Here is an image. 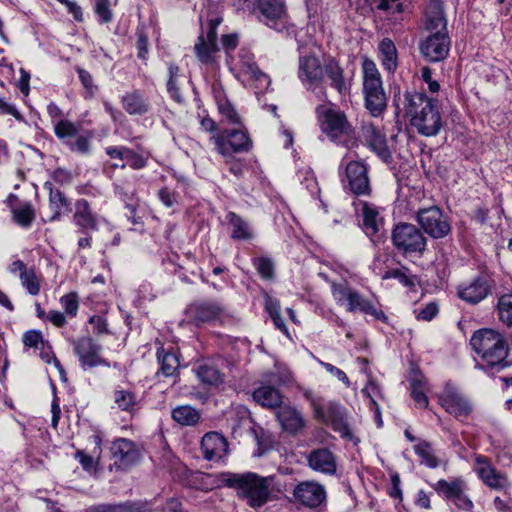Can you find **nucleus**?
<instances>
[{
  "label": "nucleus",
  "instance_id": "obj_13",
  "mask_svg": "<svg viewBox=\"0 0 512 512\" xmlns=\"http://www.w3.org/2000/svg\"><path fill=\"white\" fill-rule=\"evenodd\" d=\"M417 221L422 229L435 239L445 237L451 230L446 217L436 206L420 209L417 212Z\"/></svg>",
  "mask_w": 512,
  "mask_h": 512
},
{
  "label": "nucleus",
  "instance_id": "obj_12",
  "mask_svg": "<svg viewBox=\"0 0 512 512\" xmlns=\"http://www.w3.org/2000/svg\"><path fill=\"white\" fill-rule=\"evenodd\" d=\"M222 22L219 17L212 18L207 23L206 34L203 32L198 36L194 45V52L197 59L203 64H213L215 54L219 51L217 44V28Z\"/></svg>",
  "mask_w": 512,
  "mask_h": 512
},
{
  "label": "nucleus",
  "instance_id": "obj_59",
  "mask_svg": "<svg viewBox=\"0 0 512 512\" xmlns=\"http://www.w3.org/2000/svg\"><path fill=\"white\" fill-rule=\"evenodd\" d=\"M125 163L136 170L141 169L146 165L145 159L130 148Z\"/></svg>",
  "mask_w": 512,
  "mask_h": 512
},
{
  "label": "nucleus",
  "instance_id": "obj_22",
  "mask_svg": "<svg viewBox=\"0 0 512 512\" xmlns=\"http://www.w3.org/2000/svg\"><path fill=\"white\" fill-rule=\"evenodd\" d=\"M111 453L115 465L122 469L130 467L140 459V453L134 443L125 438L117 439L112 443Z\"/></svg>",
  "mask_w": 512,
  "mask_h": 512
},
{
  "label": "nucleus",
  "instance_id": "obj_30",
  "mask_svg": "<svg viewBox=\"0 0 512 512\" xmlns=\"http://www.w3.org/2000/svg\"><path fill=\"white\" fill-rule=\"evenodd\" d=\"M330 82V86L339 94L344 95L348 92L349 86L344 76V69L335 58H328L323 66V77Z\"/></svg>",
  "mask_w": 512,
  "mask_h": 512
},
{
  "label": "nucleus",
  "instance_id": "obj_51",
  "mask_svg": "<svg viewBox=\"0 0 512 512\" xmlns=\"http://www.w3.org/2000/svg\"><path fill=\"white\" fill-rule=\"evenodd\" d=\"M94 10L100 23L105 24L112 21L113 12L109 0H96Z\"/></svg>",
  "mask_w": 512,
  "mask_h": 512
},
{
  "label": "nucleus",
  "instance_id": "obj_52",
  "mask_svg": "<svg viewBox=\"0 0 512 512\" xmlns=\"http://www.w3.org/2000/svg\"><path fill=\"white\" fill-rule=\"evenodd\" d=\"M90 139L91 137H87L84 135H80L76 138L75 141L67 140L66 144L70 148L71 151L81 153V154H88L90 152Z\"/></svg>",
  "mask_w": 512,
  "mask_h": 512
},
{
  "label": "nucleus",
  "instance_id": "obj_29",
  "mask_svg": "<svg viewBox=\"0 0 512 512\" xmlns=\"http://www.w3.org/2000/svg\"><path fill=\"white\" fill-rule=\"evenodd\" d=\"M276 416L282 429L290 434L299 433L305 426L302 414L289 405L281 406Z\"/></svg>",
  "mask_w": 512,
  "mask_h": 512
},
{
  "label": "nucleus",
  "instance_id": "obj_60",
  "mask_svg": "<svg viewBox=\"0 0 512 512\" xmlns=\"http://www.w3.org/2000/svg\"><path fill=\"white\" fill-rule=\"evenodd\" d=\"M89 323L93 325L94 332L98 335L109 332L106 319L100 315H93L90 317Z\"/></svg>",
  "mask_w": 512,
  "mask_h": 512
},
{
  "label": "nucleus",
  "instance_id": "obj_4",
  "mask_svg": "<svg viewBox=\"0 0 512 512\" xmlns=\"http://www.w3.org/2000/svg\"><path fill=\"white\" fill-rule=\"evenodd\" d=\"M475 352L490 366L502 364L508 356L505 337L493 329H481L470 340Z\"/></svg>",
  "mask_w": 512,
  "mask_h": 512
},
{
  "label": "nucleus",
  "instance_id": "obj_1",
  "mask_svg": "<svg viewBox=\"0 0 512 512\" xmlns=\"http://www.w3.org/2000/svg\"><path fill=\"white\" fill-rule=\"evenodd\" d=\"M405 111L410 117L411 126L422 136H436L443 128L437 102L424 93H405Z\"/></svg>",
  "mask_w": 512,
  "mask_h": 512
},
{
  "label": "nucleus",
  "instance_id": "obj_48",
  "mask_svg": "<svg viewBox=\"0 0 512 512\" xmlns=\"http://www.w3.org/2000/svg\"><path fill=\"white\" fill-rule=\"evenodd\" d=\"M60 303L69 317H75L79 309V298L76 292H70L60 298Z\"/></svg>",
  "mask_w": 512,
  "mask_h": 512
},
{
  "label": "nucleus",
  "instance_id": "obj_6",
  "mask_svg": "<svg viewBox=\"0 0 512 512\" xmlns=\"http://www.w3.org/2000/svg\"><path fill=\"white\" fill-rule=\"evenodd\" d=\"M331 292L336 303L339 306H345L347 312L355 313L359 311L373 316L376 320H387L382 310L375 308L370 300L351 288L347 283L333 282L331 284Z\"/></svg>",
  "mask_w": 512,
  "mask_h": 512
},
{
  "label": "nucleus",
  "instance_id": "obj_41",
  "mask_svg": "<svg viewBox=\"0 0 512 512\" xmlns=\"http://www.w3.org/2000/svg\"><path fill=\"white\" fill-rule=\"evenodd\" d=\"M383 280L396 279L400 284L405 287H412L415 284L416 277L410 270L404 266L399 268H389L381 276Z\"/></svg>",
  "mask_w": 512,
  "mask_h": 512
},
{
  "label": "nucleus",
  "instance_id": "obj_61",
  "mask_svg": "<svg viewBox=\"0 0 512 512\" xmlns=\"http://www.w3.org/2000/svg\"><path fill=\"white\" fill-rule=\"evenodd\" d=\"M438 306L435 303L427 304L417 315L418 319L431 321L438 314Z\"/></svg>",
  "mask_w": 512,
  "mask_h": 512
},
{
  "label": "nucleus",
  "instance_id": "obj_11",
  "mask_svg": "<svg viewBox=\"0 0 512 512\" xmlns=\"http://www.w3.org/2000/svg\"><path fill=\"white\" fill-rule=\"evenodd\" d=\"M185 314L187 319L197 326L213 321H222L228 316L226 309L220 303L212 300L193 302L186 308Z\"/></svg>",
  "mask_w": 512,
  "mask_h": 512
},
{
  "label": "nucleus",
  "instance_id": "obj_62",
  "mask_svg": "<svg viewBox=\"0 0 512 512\" xmlns=\"http://www.w3.org/2000/svg\"><path fill=\"white\" fill-rule=\"evenodd\" d=\"M137 55L139 58L145 60L148 55V38L142 32L138 33V39L136 42Z\"/></svg>",
  "mask_w": 512,
  "mask_h": 512
},
{
  "label": "nucleus",
  "instance_id": "obj_57",
  "mask_svg": "<svg viewBox=\"0 0 512 512\" xmlns=\"http://www.w3.org/2000/svg\"><path fill=\"white\" fill-rule=\"evenodd\" d=\"M320 364L328 373L335 376L339 381L345 384L346 387L350 386V380L343 370L327 362H320Z\"/></svg>",
  "mask_w": 512,
  "mask_h": 512
},
{
  "label": "nucleus",
  "instance_id": "obj_33",
  "mask_svg": "<svg viewBox=\"0 0 512 512\" xmlns=\"http://www.w3.org/2000/svg\"><path fill=\"white\" fill-rule=\"evenodd\" d=\"M252 396L258 404L268 409L280 408L283 402L281 392L271 385H261L254 390Z\"/></svg>",
  "mask_w": 512,
  "mask_h": 512
},
{
  "label": "nucleus",
  "instance_id": "obj_28",
  "mask_svg": "<svg viewBox=\"0 0 512 512\" xmlns=\"http://www.w3.org/2000/svg\"><path fill=\"white\" fill-rule=\"evenodd\" d=\"M363 136L369 147L384 161L389 162L392 158L387 146L386 137L373 124L363 127Z\"/></svg>",
  "mask_w": 512,
  "mask_h": 512
},
{
  "label": "nucleus",
  "instance_id": "obj_34",
  "mask_svg": "<svg viewBox=\"0 0 512 512\" xmlns=\"http://www.w3.org/2000/svg\"><path fill=\"white\" fill-rule=\"evenodd\" d=\"M358 211L362 216V225L368 236H373L379 231L380 218L377 208L368 202H361Z\"/></svg>",
  "mask_w": 512,
  "mask_h": 512
},
{
  "label": "nucleus",
  "instance_id": "obj_56",
  "mask_svg": "<svg viewBox=\"0 0 512 512\" xmlns=\"http://www.w3.org/2000/svg\"><path fill=\"white\" fill-rule=\"evenodd\" d=\"M219 112L230 123H233V124L240 123L239 114L237 113L235 108L229 102L220 103L219 104Z\"/></svg>",
  "mask_w": 512,
  "mask_h": 512
},
{
  "label": "nucleus",
  "instance_id": "obj_37",
  "mask_svg": "<svg viewBox=\"0 0 512 512\" xmlns=\"http://www.w3.org/2000/svg\"><path fill=\"white\" fill-rule=\"evenodd\" d=\"M44 188L49 191V205L53 212L51 220H55L59 218V216L70 210L69 202L64 194L58 190L54 189L52 183L46 182L44 184Z\"/></svg>",
  "mask_w": 512,
  "mask_h": 512
},
{
  "label": "nucleus",
  "instance_id": "obj_43",
  "mask_svg": "<svg viewBox=\"0 0 512 512\" xmlns=\"http://www.w3.org/2000/svg\"><path fill=\"white\" fill-rule=\"evenodd\" d=\"M497 313L502 323L508 327L512 326V293L503 294L498 298Z\"/></svg>",
  "mask_w": 512,
  "mask_h": 512
},
{
  "label": "nucleus",
  "instance_id": "obj_32",
  "mask_svg": "<svg viewBox=\"0 0 512 512\" xmlns=\"http://www.w3.org/2000/svg\"><path fill=\"white\" fill-rule=\"evenodd\" d=\"M124 110L130 115H144L150 110V103L140 90L126 93L121 100Z\"/></svg>",
  "mask_w": 512,
  "mask_h": 512
},
{
  "label": "nucleus",
  "instance_id": "obj_39",
  "mask_svg": "<svg viewBox=\"0 0 512 512\" xmlns=\"http://www.w3.org/2000/svg\"><path fill=\"white\" fill-rule=\"evenodd\" d=\"M172 418L183 426H192L198 423L200 413L190 405H181L172 410Z\"/></svg>",
  "mask_w": 512,
  "mask_h": 512
},
{
  "label": "nucleus",
  "instance_id": "obj_5",
  "mask_svg": "<svg viewBox=\"0 0 512 512\" xmlns=\"http://www.w3.org/2000/svg\"><path fill=\"white\" fill-rule=\"evenodd\" d=\"M362 71L365 106L373 116H378L387 105L380 72L374 61L368 58L363 60Z\"/></svg>",
  "mask_w": 512,
  "mask_h": 512
},
{
  "label": "nucleus",
  "instance_id": "obj_14",
  "mask_svg": "<svg viewBox=\"0 0 512 512\" xmlns=\"http://www.w3.org/2000/svg\"><path fill=\"white\" fill-rule=\"evenodd\" d=\"M450 37L448 32H430L419 44L422 56L429 62L444 60L450 50Z\"/></svg>",
  "mask_w": 512,
  "mask_h": 512
},
{
  "label": "nucleus",
  "instance_id": "obj_19",
  "mask_svg": "<svg viewBox=\"0 0 512 512\" xmlns=\"http://www.w3.org/2000/svg\"><path fill=\"white\" fill-rule=\"evenodd\" d=\"M293 496L300 504L317 508L326 502V489L316 481H303L295 486Z\"/></svg>",
  "mask_w": 512,
  "mask_h": 512
},
{
  "label": "nucleus",
  "instance_id": "obj_38",
  "mask_svg": "<svg viewBox=\"0 0 512 512\" xmlns=\"http://www.w3.org/2000/svg\"><path fill=\"white\" fill-rule=\"evenodd\" d=\"M378 49L383 67L389 72H394L397 68V49L393 41L389 38H384L379 43Z\"/></svg>",
  "mask_w": 512,
  "mask_h": 512
},
{
  "label": "nucleus",
  "instance_id": "obj_8",
  "mask_svg": "<svg viewBox=\"0 0 512 512\" xmlns=\"http://www.w3.org/2000/svg\"><path fill=\"white\" fill-rule=\"evenodd\" d=\"M312 407L315 417L324 424L331 425L332 429L342 437L351 435L345 409L335 403H321L320 400L313 399Z\"/></svg>",
  "mask_w": 512,
  "mask_h": 512
},
{
  "label": "nucleus",
  "instance_id": "obj_49",
  "mask_svg": "<svg viewBox=\"0 0 512 512\" xmlns=\"http://www.w3.org/2000/svg\"><path fill=\"white\" fill-rule=\"evenodd\" d=\"M253 265L262 278L270 280L274 276V264L270 258L259 257L253 260Z\"/></svg>",
  "mask_w": 512,
  "mask_h": 512
},
{
  "label": "nucleus",
  "instance_id": "obj_35",
  "mask_svg": "<svg viewBox=\"0 0 512 512\" xmlns=\"http://www.w3.org/2000/svg\"><path fill=\"white\" fill-rule=\"evenodd\" d=\"M226 220L232 228L231 238L234 240L249 241L253 239L254 233L250 224L235 212H229Z\"/></svg>",
  "mask_w": 512,
  "mask_h": 512
},
{
  "label": "nucleus",
  "instance_id": "obj_44",
  "mask_svg": "<svg viewBox=\"0 0 512 512\" xmlns=\"http://www.w3.org/2000/svg\"><path fill=\"white\" fill-rule=\"evenodd\" d=\"M55 135L65 142L71 140L78 133V127L68 120H58L54 124Z\"/></svg>",
  "mask_w": 512,
  "mask_h": 512
},
{
  "label": "nucleus",
  "instance_id": "obj_42",
  "mask_svg": "<svg viewBox=\"0 0 512 512\" xmlns=\"http://www.w3.org/2000/svg\"><path fill=\"white\" fill-rule=\"evenodd\" d=\"M414 452L421 458V463L429 468H436L439 466L438 458L433 454L432 446L427 441H420L413 447Z\"/></svg>",
  "mask_w": 512,
  "mask_h": 512
},
{
  "label": "nucleus",
  "instance_id": "obj_63",
  "mask_svg": "<svg viewBox=\"0 0 512 512\" xmlns=\"http://www.w3.org/2000/svg\"><path fill=\"white\" fill-rule=\"evenodd\" d=\"M75 458L79 460L84 470H92L96 463L92 456L87 455L83 450H78L75 454Z\"/></svg>",
  "mask_w": 512,
  "mask_h": 512
},
{
  "label": "nucleus",
  "instance_id": "obj_58",
  "mask_svg": "<svg viewBox=\"0 0 512 512\" xmlns=\"http://www.w3.org/2000/svg\"><path fill=\"white\" fill-rule=\"evenodd\" d=\"M105 151L110 158L125 161L129 153V148L125 146H110L107 147Z\"/></svg>",
  "mask_w": 512,
  "mask_h": 512
},
{
  "label": "nucleus",
  "instance_id": "obj_47",
  "mask_svg": "<svg viewBox=\"0 0 512 512\" xmlns=\"http://www.w3.org/2000/svg\"><path fill=\"white\" fill-rule=\"evenodd\" d=\"M238 67L239 70L247 76H250L253 72H255L258 67L254 62V56L247 50H240L238 54Z\"/></svg>",
  "mask_w": 512,
  "mask_h": 512
},
{
  "label": "nucleus",
  "instance_id": "obj_18",
  "mask_svg": "<svg viewBox=\"0 0 512 512\" xmlns=\"http://www.w3.org/2000/svg\"><path fill=\"white\" fill-rule=\"evenodd\" d=\"M440 405L456 418H466L472 412V405L456 388L446 385L439 395Z\"/></svg>",
  "mask_w": 512,
  "mask_h": 512
},
{
  "label": "nucleus",
  "instance_id": "obj_20",
  "mask_svg": "<svg viewBox=\"0 0 512 512\" xmlns=\"http://www.w3.org/2000/svg\"><path fill=\"white\" fill-rule=\"evenodd\" d=\"M491 283L484 276H478L472 281L463 283L457 288V295L470 304H478L491 293Z\"/></svg>",
  "mask_w": 512,
  "mask_h": 512
},
{
  "label": "nucleus",
  "instance_id": "obj_2",
  "mask_svg": "<svg viewBox=\"0 0 512 512\" xmlns=\"http://www.w3.org/2000/svg\"><path fill=\"white\" fill-rule=\"evenodd\" d=\"M275 477H263L254 472L229 473L224 479L228 487L234 488L239 499L254 509L261 508L271 499Z\"/></svg>",
  "mask_w": 512,
  "mask_h": 512
},
{
  "label": "nucleus",
  "instance_id": "obj_17",
  "mask_svg": "<svg viewBox=\"0 0 512 512\" xmlns=\"http://www.w3.org/2000/svg\"><path fill=\"white\" fill-rule=\"evenodd\" d=\"M346 182L345 188L356 196H368L371 192L368 170L364 163L360 161H350L345 168Z\"/></svg>",
  "mask_w": 512,
  "mask_h": 512
},
{
  "label": "nucleus",
  "instance_id": "obj_26",
  "mask_svg": "<svg viewBox=\"0 0 512 512\" xmlns=\"http://www.w3.org/2000/svg\"><path fill=\"white\" fill-rule=\"evenodd\" d=\"M308 466L317 472L333 475L337 464L334 454L328 448L312 450L307 456Z\"/></svg>",
  "mask_w": 512,
  "mask_h": 512
},
{
  "label": "nucleus",
  "instance_id": "obj_46",
  "mask_svg": "<svg viewBox=\"0 0 512 512\" xmlns=\"http://www.w3.org/2000/svg\"><path fill=\"white\" fill-rule=\"evenodd\" d=\"M14 220L22 227H29L34 218L35 212L31 204H25L13 210Z\"/></svg>",
  "mask_w": 512,
  "mask_h": 512
},
{
  "label": "nucleus",
  "instance_id": "obj_9",
  "mask_svg": "<svg viewBox=\"0 0 512 512\" xmlns=\"http://www.w3.org/2000/svg\"><path fill=\"white\" fill-rule=\"evenodd\" d=\"M393 244L404 253H422L426 248V238L413 224L401 223L392 232Z\"/></svg>",
  "mask_w": 512,
  "mask_h": 512
},
{
  "label": "nucleus",
  "instance_id": "obj_21",
  "mask_svg": "<svg viewBox=\"0 0 512 512\" xmlns=\"http://www.w3.org/2000/svg\"><path fill=\"white\" fill-rule=\"evenodd\" d=\"M423 28L428 32H447V19L443 0H427L424 8Z\"/></svg>",
  "mask_w": 512,
  "mask_h": 512
},
{
  "label": "nucleus",
  "instance_id": "obj_16",
  "mask_svg": "<svg viewBox=\"0 0 512 512\" xmlns=\"http://www.w3.org/2000/svg\"><path fill=\"white\" fill-rule=\"evenodd\" d=\"M474 471L482 482L491 489L502 490L510 486L507 476L498 471L486 456L480 454L474 456Z\"/></svg>",
  "mask_w": 512,
  "mask_h": 512
},
{
  "label": "nucleus",
  "instance_id": "obj_53",
  "mask_svg": "<svg viewBox=\"0 0 512 512\" xmlns=\"http://www.w3.org/2000/svg\"><path fill=\"white\" fill-rule=\"evenodd\" d=\"M249 78L255 83V88L258 90L256 93H263L269 88L271 83L269 76L263 73L259 68L253 72Z\"/></svg>",
  "mask_w": 512,
  "mask_h": 512
},
{
  "label": "nucleus",
  "instance_id": "obj_50",
  "mask_svg": "<svg viewBox=\"0 0 512 512\" xmlns=\"http://www.w3.org/2000/svg\"><path fill=\"white\" fill-rule=\"evenodd\" d=\"M22 285L26 288L27 292L31 295H38L40 292V282L34 269L29 271L20 278Z\"/></svg>",
  "mask_w": 512,
  "mask_h": 512
},
{
  "label": "nucleus",
  "instance_id": "obj_10",
  "mask_svg": "<svg viewBox=\"0 0 512 512\" xmlns=\"http://www.w3.org/2000/svg\"><path fill=\"white\" fill-rule=\"evenodd\" d=\"M432 488L438 495L452 502L459 509L471 511L474 507L472 500L467 495L466 482L460 477L451 481L441 479L432 484Z\"/></svg>",
  "mask_w": 512,
  "mask_h": 512
},
{
  "label": "nucleus",
  "instance_id": "obj_23",
  "mask_svg": "<svg viewBox=\"0 0 512 512\" xmlns=\"http://www.w3.org/2000/svg\"><path fill=\"white\" fill-rule=\"evenodd\" d=\"M298 75L303 83H307L310 86L322 84L323 66L320 60L314 55L300 57Z\"/></svg>",
  "mask_w": 512,
  "mask_h": 512
},
{
  "label": "nucleus",
  "instance_id": "obj_54",
  "mask_svg": "<svg viewBox=\"0 0 512 512\" xmlns=\"http://www.w3.org/2000/svg\"><path fill=\"white\" fill-rule=\"evenodd\" d=\"M377 9L389 14H398L403 12L402 0H378Z\"/></svg>",
  "mask_w": 512,
  "mask_h": 512
},
{
  "label": "nucleus",
  "instance_id": "obj_3",
  "mask_svg": "<svg viewBox=\"0 0 512 512\" xmlns=\"http://www.w3.org/2000/svg\"><path fill=\"white\" fill-rule=\"evenodd\" d=\"M316 112L322 132L332 142L346 148L355 146L357 142L355 130L344 112L329 105L318 106Z\"/></svg>",
  "mask_w": 512,
  "mask_h": 512
},
{
  "label": "nucleus",
  "instance_id": "obj_27",
  "mask_svg": "<svg viewBox=\"0 0 512 512\" xmlns=\"http://www.w3.org/2000/svg\"><path fill=\"white\" fill-rule=\"evenodd\" d=\"M201 449L206 460H220L227 453L228 443L219 433L209 432L202 438Z\"/></svg>",
  "mask_w": 512,
  "mask_h": 512
},
{
  "label": "nucleus",
  "instance_id": "obj_36",
  "mask_svg": "<svg viewBox=\"0 0 512 512\" xmlns=\"http://www.w3.org/2000/svg\"><path fill=\"white\" fill-rule=\"evenodd\" d=\"M157 344L159 345L157 347V359L160 364L159 371L166 377L173 376L179 368V358L172 349L166 350L160 342H157Z\"/></svg>",
  "mask_w": 512,
  "mask_h": 512
},
{
  "label": "nucleus",
  "instance_id": "obj_24",
  "mask_svg": "<svg viewBox=\"0 0 512 512\" xmlns=\"http://www.w3.org/2000/svg\"><path fill=\"white\" fill-rule=\"evenodd\" d=\"M73 221L78 228V233L90 234L98 229V219L93 213L88 201L80 199L75 204Z\"/></svg>",
  "mask_w": 512,
  "mask_h": 512
},
{
  "label": "nucleus",
  "instance_id": "obj_31",
  "mask_svg": "<svg viewBox=\"0 0 512 512\" xmlns=\"http://www.w3.org/2000/svg\"><path fill=\"white\" fill-rule=\"evenodd\" d=\"M147 501H125L120 503H103L89 507L86 512H151Z\"/></svg>",
  "mask_w": 512,
  "mask_h": 512
},
{
  "label": "nucleus",
  "instance_id": "obj_25",
  "mask_svg": "<svg viewBox=\"0 0 512 512\" xmlns=\"http://www.w3.org/2000/svg\"><path fill=\"white\" fill-rule=\"evenodd\" d=\"M221 359L205 360L201 362L196 368L195 373L197 378L207 386L217 387L224 382L225 375L221 371Z\"/></svg>",
  "mask_w": 512,
  "mask_h": 512
},
{
  "label": "nucleus",
  "instance_id": "obj_64",
  "mask_svg": "<svg viewBox=\"0 0 512 512\" xmlns=\"http://www.w3.org/2000/svg\"><path fill=\"white\" fill-rule=\"evenodd\" d=\"M160 201L168 208L172 207L176 203L175 194L168 188H162L158 192Z\"/></svg>",
  "mask_w": 512,
  "mask_h": 512
},
{
  "label": "nucleus",
  "instance_id": "obj_40",
  "mask_svg": "<svg viewBox=\"0 0 512 512\" xmlns=\"http://www.w3.org/2000/svg\"><path fill=\"white\" fill-rule=\"evenodd\" d=\"M113 398L117 407L122 411L133 413L137 408V397L131 391L116 389L113 393Z\"/></svg>",
  "mask_w": 512,
  "mask_h": 512
},
{
  "label": "nucleus",
  "instance_id": "obj_45",
  "mask_svg": "<svg viewBox=\"0 0 512 512\" xmlns=\"http://www.w3.org/2000/svg\"><path fill=\"white\" fill-rule=\"evenodd\" d=\"M424 388L423 380L415 378L411 381V397L419 408H426L429 404Z\"/></svg>",
  "mask_w": 512,
  "mask_h": 512
},
{
  "label": "nucleus",
  "instance_id": "obj_55",
  "mask_svg": "<svg viewBox=\"0 0 512 512\" xmlns=\"http://www.w3.org/2000/svg\"><path fill=\"white\" fill-rule=\"evenodd\" d=\"M77 72H78V76H79V79H80L82 85L84 86V88L87 91L86 98L93 97L97 87L93 83L92 75L87 70H85L83 68H78Z\"/></svg>",
  "mask_w": 512,
  "mask_h": 512
},
{
  "label": "nucleus",
  "instance_id": "obj_15",
  "mask_svg": "<svg viewBox=\"0 0 512 512\" xmlns=\"http://www.w3.org/2000/svg\"><path fill=\"white\" fill-rule=\"evenodd\" d=\"M73 350L84 369L96 366H109L101 356L102 346L91 337H81L73 341Z\"/></svg>",
  "mask_w": 512,
  "mask_h": 512
},
{
  "label": "nucleus",
  "instance_id": "obj_7",
  "mask_svg": "<svg viewBox=\"0 0 512 512\" xmlns=\"http://www.w3.org/2000/svg\"><path fill=\"white\" fill-rule=\"evenodd\" d=\"M216 150L224 158L232 159L236 153L248 152L252 148V140L248 133L241 129H225L212 137Z\"/></svg>",
  "mask_w": 512,
  "mask_h": 512
}]
</instances>
